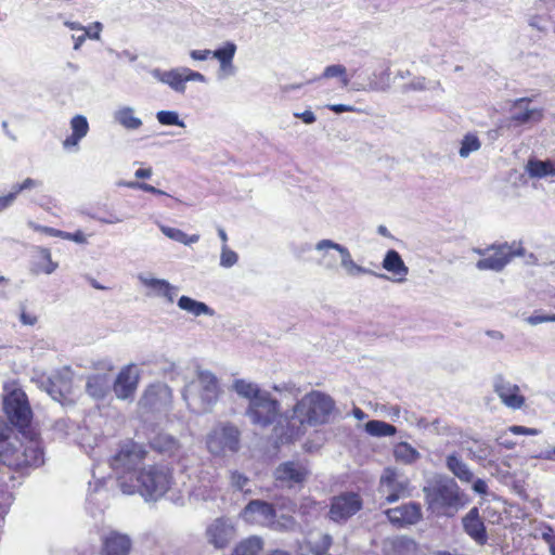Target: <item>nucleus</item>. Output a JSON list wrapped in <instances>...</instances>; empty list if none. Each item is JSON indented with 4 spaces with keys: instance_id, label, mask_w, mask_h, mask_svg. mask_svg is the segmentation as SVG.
Masks as SVG:
<instances>
[{
    "instance_id": "obj_7",
    "label": "nucleus",
    "mask_w": 555,
    "mask_h": 555,
    "mask_svg": "<svg viewBox=\"0 0 555 555\" xmlns=\"http://www.w3.org/2000/svg\"><path fill=\"white\" fill-rule=\"evenodd\" d=\"M146 454L145 449L133 441H127L120 446L118 452L112 457L111 466L117 474V482L122 476H128V482H130L129 476L132 475L134 479L139 474V465L142 463Z\"/></svg>"
},
{
    "instance_id": "obj_10",
    "label": "nucleus",
    "mask_w": 555,
    "mask_h": 555,
    "mask_svg": "<svg viewBox=\"0 0 555 555\" xmlns=\"http://www.w3.org/2000/svg\"><path fill=\"white\" fill-rule=\"evenodd\" d=\"M492 255L481 258L477 261L476 267L478 270H491L495 272L502 271L514 257L524 256L525 249L520 245H509L507 243L500 245H491Z\"/></svg>"
},
{
    "instance_id": "obj_50",
    "label": "nucleus",
    "mask_w": 555,
    "mask_h": 555,
    "mask_svg": "<svg viewBox=\"0 0 555 555\" xmlns=\"http://www.w3.org/2000/svg\"><path fill=\"white\" fill-rule=\"evenodd\" d=\"M525 322L531 326H537L546 322H555V314L542 313L534 311L531 315L525 319Z\"/></svg>"
},
{
    "instance_id": "obj_33",
    "label": "nucleus",
    "mask_w": 555,
    "mask_h": 555,
    "mask_svg": "<svg viewBox=\"0 0 555 555\" xmlns=\"http://www.w3.org/2000/svg\"><path fill=\"white\" fill-rule=\"evenodd\" d=\"M111 388V378L107 374H95L88 378L86 389L94 399H103Z\"/></svg>"
},
{
    "instance_id": "obj_13",
    "label": "nucleus",
    "mask_w": 555,
    "mask_h": 555,
    "mask_svg": "<svg viewBox=\"0 0 555 555\" xmlns=\"http://www.w3.org/2000/svg\"><path fill=\"white\" fill-rule=\"evenodd\" d=\"M311 470L308 463L302 461H286L274 470L275 480L281 485L292 488L306 482Z\"/></svg>"
},
{
    "instance_id": "obj_5",
    "label": "nucleus",
    "mask_w": 555,
    "mask_h": 555,
    "mask_svg": "<svg viewBox=\"0 0 555 555\" xmlns=\"http://www.w3.org/2000/svg\"><path fill=\"white\" fill-rule=\"evenodd\" d=\"M220 395V386L217 376L208 371H196L195 379L185 385L182 397L188 406L196 412L203 413L211 409Z\"/></svg>"
},
{
    "instance_id": "obj_2",
    "label": "nucleus",
    "mask_w": 555,
    "mask_h": 555,
    "mask_svg": "<svg viewBox=\"0 0 555 555\" xmlns=\"http://www.w3.org/2000/svg\"><path fill=\"white\" fill-rule=\"evenodd\" d=\"M119 479V488L124 494L140 493L145 500L156 501L171 488V472L165 466H149L140 469L135 478L132 475Z\"/></svg>"
},
{
    "instance_id": "obj_36",
    "label": "nucleus",
    "mask_w": 555,
    "mask_h": 555,
    "mask_svg": "<svg viewBox=\"0 0 555 555\" xmlns=\"http://www.w3.org/2000/svg\"><path fill=\"white\" fill-rule=\"evenodd\" d=\"M151 446L159 453L169 456L176 455L180 451V442L171 435L160 433L157 434L151 441Z\"/></svg>"
},
{
    "instance_id": "obj_38",
    "label": "nucleus",
    "mask_w": 555,
    "mask_h": 555,
    "mask_svg": "<svg viewBox=\"0 0 555 555\" xmlns=\"http://www.w3.org/2000/svg\"><path fill=\"white\" fill-rule=\"evenodd\" d=\"M21 467L38 466L43 463V453L37 441H29L27 446L21 449Z\"/></svg>"
},
{
    "instance_id": "obj_49",
    "label": "nucleus",
    "mask_w": 555,
    "mask_h": 555,
    "mask_svg": "<svg viewBox=\"0 0 555 555\" xmlns=\"http://www.w3.org/2000/svg\"><path fill=\"white\" fill-rule=\"evenodd\" d=\"M297 527L296 520L291 516H281L279 519L273 518V522L269 528L278 531H292Z\"/></svg>"
},
{
    "instance_id": "obj_43",
    "label": "nucleus",
    "mask_w": 555,
    "mask_h": 555,
    "mask_svg": "<svg viewBox=\"0 0 555 555\" xmlns=\"http://www.w3.org/2000/svg\"><path fill=\"white\" fill-rule=\"evenodd\" d=\"M364 428L373 437H390L397 433V428L393 425L383 421H369Z\"/></svg>"
},
{
    "instance_id": "obj_32",
    "label": "nucleus",
    "mask_w": 555,
    "mask_h": 555,
    "mask_svg": "<svg viewBox=\"0 0 555 555\" xmlns=\"http://www.w3.org/2000/svg\"><path fill=\"white\" fill-rule=\"evenodd\" d=\"M34 257L35 259L31 264V271L34 273L51 274L56 270L57 263L52 260L51 253L48 248L36 247Z\"/></svg>"
},
{
    "instance_id": "obj_39",
    "label": "nucleus",
    "mask_w": 555,
    "mask_h": 555,
    "mask_svg": "<svg viewBox=\"0 0 555 555\" xmlns=\"http://www.w3.org/2000/svg\"><path fill=\"white\" fill-rule=\"evenodd\" d=\"M232 388L240 397L247 399L249 403H254V401L266 392L262 391L257 384L246 379L234 380Z\"/></svg>"
},
{
    "instance_id": "obj_45",
    "label": "nucleus",
    "mask_w": 555,
    "mask_h": 555,
    "mask_svg": "<svg viewBox=\"0 0 555 555\" xmlns=\"http://www.w3.org/2000/svg\"><path fill=\"white\" fill-rule=\"evenodd\" d=\"M321 77L325 78V79L339 78L340 82L344 87H347L349 85L347 69L344 65H340V64H334V65L326 66L323 70Z\"/></svg>"
},
{
    "instance_id": "obj_28",
    "label": "nucleus",
    "mask_w": 555,
    "mask_h": 555,
    "mask_svg": "<svg viewBox=\"0 0 555 555\" xmlns=\"http://www.w3.org/2000/svg\"><path fill=\"white\" fill-rule=\"evenodd\" d=\"M21 442L17 440V438H7L0 440V459L3 462V464L14 467V468H21V449H22Z\"/></svg>"
},
{
    "instance_id": "obj_52",
    "label": "nucleus",
    "mask_w": 555,
    "mask_h": 555,
    "mask_svg": "<svg viewBox=\"0 0 555 555\" xmlns=\"http://www.w3.org/2000/svg\"><path fill=\"white\" fill-rule=\"evenodd\" d=\"M248 483V478L238 472L231 473V485L238 489L244 490L245 486Z\"/></svg>"
},
{
    "instance_id": "obj_27",
    "label": "nucleus",
    "mask_w": 555,
    "mask_h": 555,
    "mask_svg": "<svg viewBox=\"0 0 555 555\" xmlns=\"http://www.w3.org/2000/svg\"><path fill=\"white\" fill-rule=\"evenodd\" d=\"M463 527L465 532L477 543L485 544L487 542L486 528L477 507L472 508L463 518Z\"/></svg>"
},
{
    "instance_id": "obj_51",
    "label": "nucleus",
    "mask_w": 555,
    "mask_h": 555,
    "mask_svg": "<svg viewBox=\"0 0 555 555\" xmlns=\"http://www.w3.org/2000/svg\"><path fill=\"white\" fill-rule=\"evenodd\" d=\"M41 185V182L31 178L25 179L22 183L14 184L12 188L18 195L25 190H31Z\"/></svg>"
},
{
    "instance_id": "obj_48",
    "label": "nucleus",
    "mask_w": 555,
    "mask_h": 555,
    "mask_svg": "<svg viewBox=\"0 0 555 555\" xmlns=\"http://www.w3.org/2000/svg\"><path fill=\"white\" fill-rule=\"evenodd\" d=\"M238 261V255L232 250L228 244H222L220 253V267L229 269L235 266Z\"/></svg>"
},
{
    "instance_id": "obj_12",
    "label": "nucleus",
    "mask_w": 555,
    "mask_h": 555,
    "mask_svg": "<svg viewBox=\"0 0 555 555\" xmlns=\"http://www.w3.org/2000/svg\"><path fill=\"white\" fill-rule=\"evenodd\" d=\"M279 411L280 403L269 392H264L254 403L248 404L246 413L253 424L266 427L276 418Z\"/></svg>"
},
{
    "instance_id": "obj_59",
    "label": "nucleus",
    "mask_w": 555,
    "mask_h": 555,
    "mask_svg": "<svg viewBox=\"0 0 555 555\" xmlns=\"http://www.w3.org/2000/svg\"><path fill=\"white\" fill-rule=\"evenodd\" d=\"M20 320L24 325L33 326L37 323L38 318L35 313L29 312L25 309H22L21 314H20Z\"/></svg>"
},
{
    "instance_id": "obj_61",
    "label": "nucleus",
    "mask_w": 555,
    "mask_h": 555,
    "mask_svg": "<svg viewBox=\"0 0 555 555\" xmlns=\"http://www.w3.org/2000/svg\"><path fill=\"white\" fill-rule=\"evenodd\" d=\"M332 544V538L328 534L321 537V544L314 550L315 555L324 554Z\"/></svg>"
},
{
    "instance_id": "obj_63",
    "label": "nucleus",
    "mask_w": 555,
    "mask_h": 555,
    "mask_svg": "<svg viewBox=\"0 0 555 555\" xmlns=\"http://www.w3.org/2000/svg\"><path fill=\"white\" fill-rule=\"evenodd\" d=\"M433 430L437 435H452L453 429L447 425H441L440 421L436 420L431 423Z\"/></svg>"
},
{
    "instance_id": "obj_46",
    "label": "nucleus",
    "mask_w": 555,
    "mask_h": 555,
    "mask_svg": "<svg viewBox=\"0 0 555 555\" xmlns=\"http://www.w3.org/2000/svg\"><path fill=\"white\" fill-rule=\"evenodd\" d=\"M156 119L163 126L185 127V122L180 119L179 113L176 111H159L156 113Z\"/></svg>"
},
{
    "instance_id": "obj_15",
    "label": "nucleus",
    "mask_w": 555,
    "mask_h": 555,
    "mask_svg": "<svg viewBox=\"0 0 555 555\" xmlns=\"http://www.w3.org/2000/svg\"><path fill=\"white\" fill-rule=\"evenodd\" d=\"M493 391L500 401L508 409L520 410L525 406L526 398L520 392L517 384L512 383L502 375H496L492 380Z\"/></svg>"
},
{
    "instance_id": "obj_25",
    "label": "nucleus",
    "mask_w": 555,
    "mask_h": 555,
    "mask_svg": "<svg viewBox=\"0 0 555 555\" xmlns=\"http://www.w3.org/2000/svg\"><path fill=\"white\" fill-rule=\"evenodd\" d=\"M382 267L387 272L391 273V281L395 283H403L409 275V268L404 263L400 254L395 249H389L384 256Z\"/></svg>"
},
{
    "instance_id": "obj_17",
    "label": "nucleus",
    "mask_w": 555,
    "mask_h": 555,
    "mask_svg": "<svg viewBox=\"0 0 555 555\" xmlns=\"http://www.w3.org/2000/svg\"><path fill=\"white\" fill-rule=\"evenodd\" d=\"M218 491L217 474L215 469H201L196 476V483L190 489V498L196 501H208L216 498Z\"/></svg>"
},
{
    "instance_id": "obj_47",
    "label": "nucleus",
    "mask_w": 555,
    "mask_h": 555,
    "mask_svg": "<svg viewBox=\"0 0 555 555\" xmlns=\"http://www.w3.org/2000/svg\"><path fill=\"white\" fill-rule=\"evenodd\" d=\"M236 44L232 41H228L223 47L212 51V57L218 60L219 64L233 61L236 53Z\"/></svg>"
},
{
    "instance_id": "obj_14",
    "label": "nucleus",
    "mask_w": 555,
    "mask_h": 555,
    "mask_svg": "<svg viewBox=\"0 0 555 555\" xmlns=\"http://www.w3.org/2000/svg\"><path fill=\"white\" fill-rule=\"evenodd\" d=\"M4 411L10 421L17 426H26L30 420V408L26 395L21 389H14L4 398Z\"/></svg>"
},
{
    "instance_id": "obj_16",
    "label": "nucleus",
    "mask_w": 555,
    "mask_h": 555,
    "mask_svg": "<svg viewBox=\"0 0 555 555\" xmlns=\"http://www.w3.org/2000/svg\"><path fill=\"white\" fill-rule=\"evenodd\" d=\"M361 507L362 501L359 494L347 492L333 498L328 515L334 521L346 520L359 512Z\"/></svg>"
},
{
    "instance_id": "obj_9",
    "label": "nucleus",
    "mask_w": 555,
    "mask_h": 555,
    "mask_svg": "<svg viewBox=\"0 0 555 555\" xmlns=\"http://www.w3.org/2000/svg\"><path fill=\"white\" fill-rule=\"evenodd\" d=\"M378 492L387 503H393L410 495V480L404 474L387 467L380 476Z\"/></svg>"
},
{
    "instance_id": "obj_11",
    "label": "nucleus",
    "mask_w": 555,
    "mask_h": 555,
    "mask_svg": "<svg viewBox=\"0 0 555 555\" xmlns=\"http://www.w3.org/2000/svg\"><path fill=\"white\" fill-rule=\"evenodd\" d=\"M236 537V527L228 517L212 519L205 529V538L208 544L216 550L228 547Z\"/></svg>"
},
{
    "instance_id": "obj_55",
    "label": "nucleus",
    "mask_w": 555,
    "mask_h": 555,
    "mask_svg": "<svg viewBox=\"0 0 555 555\" xmlns=\"http://www.w3.org/2000/svg\"><path fill=\"white\" fill-rule=\"evenodd\" d=\"M540 537L547 543L548 547L555 542V535L553 534V529L545 524H542L539 528Z\"/></svg>"
},
{
    "instance_id": "obj_64",
    "label": "nucleus",
    "mask_w": 555,
    "mask_h": 555,
    "mask_svg": "<svg viewBox=\"0 0 555 555\" xmlns=\"http://www.w3.org/2000/svg\"><path fill=\"white\" fill-rule=\"evenodd\" d=\"M411 88L414 90H426L430 89L431 86L430 81H427L424 77H418L411 82Z\"/></svg>"
},
{
    "instance_id": "obj_42",
    "label": "nucleus",
    "mask_w": 555,
    "mask_h": 555,
    "mask_svg": "<svg viewBox=\"0 0 555 555\" xmlns=\"http://www.w3.org/2000/svg\"><path fill=\"white\" fill-rule=\"evenodd\" d=\"M262 547V540L259 537L253 535L245 540H242L235 546L233 555H258Z\"/></svg>"
},
{
    "instance_id": "obj_37",
    "label": "nucleus",
    "mask_w": 555,
    "mask_h": 555,
    "mask_svg": "<svg viewBox=\"0 0 555 555\" xmlns=\"http://www.w3.org/2000/svg\"><path fill=\"white\" fill-rule=\"evenodd\" d=\"M177 305L181 310H183L194 317H201V315L212 317L215 314V311L209 306H207L205 302L195 300L189 296H181L178 299Z\"/></svg>"
},
{
    "instance_id": "obj_18",
    "label": "nucleus",
    "mask_w": 555,
    "mask_h": 555,
    "mask_svg": "<svg viewBox=\"0 0 555 555\" xmlns=\"http://www.w3.org/2000/svg\"><path fill=\"white\" fill-rule=\"evenodd\" d=\"M530 100L527 98L518 99L511 108V117L506 122V128L518 127L528 122H537L542 119V111L530 106Z\"/></svg>"
},
{
    "instance_id": "obj_23",
    "label": "nucleus",
    "mask_w": 555,
    "mask_h": 555,
    "mask_svg": "<svg viewBox=\"0 0 555 555\" xmlns=\"http://www.w3.org/2000/svg\"><path fill=\"white\" fill-rule=\"evenodd\" d=\"M132 542L129 535L112 531L102 538L101 555H130Z\"/></svg>"
},
{
    "instance_id": "obj_31",
    "label": "nucleus",
    "mask_w": 555,
    "mask_h": 555,
    "mask_svg": "<svg viewBox=\"0 0 555 555\" xmlns=\"http://www.w3.org/2000/svg\"><path fill=\"white\" fill-rule=\"evenodd\" d=\"M526 172L530 178L544 179L555 178V163L553 159L530 158L526 164Z\"/></svg>"
},
{
    "instance_id": "obj_54",
    "label": "nucleus",
    "mask_w": 555,
    "mask_h": 555,
    "mask_svg": "<svg viewBox=\"0 0 555 555\" xmlns=\"http://www.w3.org/2000/svg\"><path fill=\"white\" fill-rule=\"evenodd\" d=\"M103 25L100 22H94L89 27H86L87 37L93 40H100Z\"/></svg>"
},
{
    "instance_id": "obj_22",
    "label": "nucleus",
    "mask_w": 555,
    "mask_h": 555,
    "mask_svg": "<svg viewBox=\"0 0 555 555\" xmlns=\"http://www.w3.org/2000/svg\"><path fill=\"white\" fill-rule=\"evenodd\" d=\"M388 520L398 527L414 525L422 518L421 506L416 503H408L389 508L385 512Z\"/></svg>"
},
{
    "instance_id": "obj_19",
    "label": "nucleus",
    "mask_w": 555,
    "mask_h": 555,
    "mask_svg": "<svg viewBox=\"0 0 555 555\" xmlns=\"http://www.w3.org/2000/svg\"><path fill=\"white\" fill-rule=\"evenodd\" d=\"M172 401V391L162 383L151 385L142 396L140 404L153 411L166 410Z\"/></svg>"
},
{
    "instance_id": "obj_1",
    "label": "nucleus",
    "mask_w": 555,
    "mask_h": 555,
    "mask_svg": "<svg viewBox=\"0 0 555 555\" xmlns=\"http://www.w3.org/2000/svg\"><path fill=\"white\" fill-rule=\"evenodd\" d=\"M335 409V401L331 396L321 391H311L305 395L293 408L291 415L281 417L279 425L281 433L275 427L276 436L281 441H292L301 437L306 426H318L328 422Z\"/></svg>"
},
{
    "instance_id": "obj_40",
    "label": "nucleus",
    "mask_w": 555,
    "mask_h": 555,
    "mask_svg": "<svg viewBox=\"0 0 555 555\" xmlns=\"http://www.w3.org/2000/svg\"><path fill=\"white\" fill-rule=\"evenodd\" d=\"M157 225H158L160 232L166 237H168L171 241L181 243V244H183L185 246H190V245L195 244V243H197L199 241V235L198 234L189 235V234L184 233L182 230H180L178 228L169 227V225H166V224H163V223H159V222H157Z\"/></svg>"
},
{
    "instance_id": "obj_34",
    "label": "nucleus",
    "mask_w": 555,
    "mask_h": 555,
    "mask_svg": "<svg viewBox=\"0 0 555 555\" xmlns=\"http://www.w3.org/2000/svg\"><path fill=\"white\" fill-rule=\"evenodd\" d=\"M416 544L406 538H396L385 543V555H416Z\"/></svg>"
},
{
    "instance_id": "obj_29",
    "label": "nucleus",
    "mask_w": 555,
    "mask_h": 555,
    "mask_svg": "<svg viewBox=\"0 0 555 555\" xmlns=\"http://www.w3.org/2000/svg\"><path fill=\"white\" fill-rule=\"evenodd\" d=\"M41 387L52 399L60 402L70 392L69 380L61 374H55L52 378L49 377L42 380Z\"/></svg>"
},
{
    "instance_id": "obj_24",
    "label": "nucleus",
    "mask_w": 555,
    "mask_h": 555,
    "mask_svg": "<svg viewBox=\"0 0 555 555\" xmlns=\"http://www.w3.org/2000/svg\"><path fill=\"white\" fill-rule=\"evenodd\" d=\"M139 375L133 365H128L118 373L114 383V392L119 399H128L134 393Z\"/></svg>"
},
{
    "instance_id": "obj_4",
    "label": "nucleus",
    "mask_w": 555,
    "mask_h": 555,
    "mask_svg": "<svg viewBox=\"0 0 555 555\" xmlns=\"http://www.w3.org/2000/svg\"><path fill=\"white\" fill-rule=\"evenodd\" d=\"M314 251L318 255L317 264L326 271H336L338 269L337 257L333 251H336L339 256V264L344 270L345 274L349 278H359L362 275H376L378 278L386 279L384 274H376L369 268H365L357 263L350 250L330 238H323L315 243Z\"/></svg>"
},
{
    "instance_id": "obj_30",
    "label": "nucleus",
    "mask_w": 555,
    "mask_h": 555,
    "mask_svg": "<svg viewBox=\"0 0 555 555\" xmlns=\"http://www.w3.org/2000/svg\"><path fill=\"white\" fill-rule=\"evenodd\" d=\"M446 466L461 482L468 483L474 480L473 472L456 452L447 455Z\"/></svg>"
},
{
    "instance_id": "obj_53",
    "label": "nucleus",
    "mask_w": 555,
    "mask_h": 555,
    "mask_svg": "<svg viewBox=\"0 0 555 555\" xmlns=\"http://www.w3.org/2000/svg\"><path fill=\"white\" fill-rule=\"evenodd\" d=\"M508 431L514 435H529L537 436L540 434V430L537 428H529L520 425H512L508 427Z\"/></svg>"
},
{
    "instance_id": "obj_57",
    "label": "nucleus",
    "mask_w": 555,
    "mask_h": 555,
    "mask_svg": "<svg viewBox=\"0 0 555 555\" xmlns=\"http://www.w3.org/2000/svg\"><path fill=\"white\" fill-rule=\"evenodd\" d=\"M16 197L17 194L13 189L9 194L0 196V212L12 206Z\"/></svg>"
},
{
    "instance_id": "obj_26",
    "label": "nucleus",
    "mask_w": 555,
    "mask_h": 555,
    "mask_svg": "<svg viewBox=\"0 0 555 555\" xmlns=\"http://www.w3.org/2000/svg\"><path fill=\"white\" fill-rule=\"evenodd\" d=\"M72 133L62 142L65 150H78L80 141L87 137L90 127L83 115H75L69 121Z\"/></svg>"
},
{
    "instance_id": "obj_62",
    "label": "nucleus",
    "mask_w": 555,
    "mask_h": 555,
    "mask_svg": "<svg viewBox=\"0 0 555 555\" xmlns=\"http://www.w3.org/2000/svg\"><path fill=\"white\" fill-rule=\"evenodd\" d=\"M294 116L296 118L301 119L305 124L311 125L317 120V117L312 111H305L302 113H295Z\"/></svg>"
},
{
    "instance_id": "obj_6",
    "label": "nucleus",
    "mask_w": 555,
    "mask_h": 555,
    "mask_svg": "<svg viewBox=\"0 0 555 555\" xmlns=\"http://www.w3.org/2000/svg\"><path fill=\"white\" fill-rule=\"evenodd\" d=\"M205 444L215 457L230 456L241 449V430L232 423L220 422L207 433Z\"/></svg>"
},
{
    "instance_id": "obj_41",
    "label": "nucleus",
    "mask_w": 555,
    "mask_h": 555,
    "mask_svg": "<svg viewBox=\"0 0 555 555\" xmlns=\"http://www.w3.org/2000/svg\"><path fill=\"white\" fill-rule=\"evenodd\" d=\"M393 457L397 462L410 465L420 460L421 453L408 442H399L393 447Z\"/></svg>"
},
{
    "instance_id": "obj_8",
    "label": "nucleus",
    "mask_w": 555,
    "mask_h": 555,
    "mask_svg": "<svg viewBox=\"0 0 555 555\" xmlns=\"http://www.w3.org/2000/svg\"><path fill=\"white\" fill-rule=\"evenodd\" d=\"M150 74L155 80L167 85L171 90L180 94L185 92L186 82H206V77L203 74L189 67H176L168 70L153 68L150 70Z\"/></svg>"
},
{
    "instance_id": "obj_35",
    "label": "nucleus",
    "mask_w": 555,
    "mask_h": 555,
    "mask_svg": "<svg viewBox=\"0 0 555 555\" xmlns=\"http://www.w3.org/2000/svg\"><path fill=\"white\" fill-rule=\"evenodd\" d=\"M114 120L127 130H138L142 126L141 118L135 116L131 106H120L113 114Z\"/></svg>"
},
{
    "instance_id": "obj_56",
    "label": "nucleus",
    "mask_w": 555,
    "mask_h": 555,
    "mask_svg": "<svg viewBox=\"0 0 555 555\" xmlns=\"http://www.w3.org/2000/svg\"><path fill=\"white\" fill-rule=\"evenodd\" d=\"M235 73L236 68L233 64V61L219 64V77L227 78L235 75Z\"/></svg>"
},
{
    "instance_id": "obj_21",
    "label": "nucleus",
    "mask_w": 555,
    "mask_h": 555,
    "mask_svg": "<svg viewBox=\"0 0 555 555\" xmlns=\"http://www.w3.org/2000/svg\"><path fill=\"white\" fill-rule=\"evenodd\" d=\"M138 280L149 289V295L163 297L168 302L172 304L178 295V287L170 284L165 279L153 278L149 274H139Z\"/></svg>"
},
{
    "instance_id": "obj_20",
    "label": "nucleus",
    "mask_w": 555,
    "mask_h": 555,
    "mask_svg": "<svg viewBox=\"0 0 555 555\" xmlns=\"http://www.w3.org/2000/svg\"><path fill=\"white\" fill-rule=\"evenodd\" d=\"M242 517L246 522L269 527L273 522L275 511L271 504L254 500L245 506Z\"/></svg>"
},
{
    "instance_id": "obj_60",
    "label": "nucleus",
    "mask_w": 555,
    "mask_h": 555,
    "mask_svg": "<svg viewBox=\"0 0 555 555\" xmlns=\"http://www.w3.org/2000/svg\"><path fill=\"white\" fill-rule=\"evenodd\" d=\"M212 55V51L205 49V50H192L190 51V56L194 61H206Z\"/></svg>"
},
{
    "instance_id": "obj_3",
    "label": "nucleus",
    "mask_w": 555,
    "mask_h": 555,
    "mask_svg": "<svg viewBox=\"0 0 555 555\" xmlns=\"http://www.w3.org/2000/svg\"><path fill=\"white\" fill-rule=\"evenodd\" d=\"M428 509L438 516H454L464 506V494L457 482L448 476L437 475L424 487Z\"/></svg>"
},
{
    "instance_id": "obj_44",
    "label": "nucleus",
    "mask_w": 555,
    "mask_h": 555,
    "mask_svg": "<svg viewBox=\"0 0 555 555\" xmlns=\"http://www.w3.org/2000/svg\"><path fill=\"white\" fill-rule=\"evenodd\" d=\"M481 147V142L474 133H467L461 141L459 154L462 158H467L472 153L477 152Z\"/></svg>"
},
{
    "instance_id": "obj_58",
    "label": "nucleus",
    "mask_w": 555,
    "mask_h": 555,
    "mask_svg": "<svg viewBox=\"0 0 555 555\" xmlns=\"http://www.w3.org/2000/svg\"><path fill=\"white\" fill-rule=\"evenodd\" d=\"M326 107L336 114H341L345 112H352V113L360 112L359 108H357L352 105H346V104H328Z\"/></svg>"
}]
</instances>
